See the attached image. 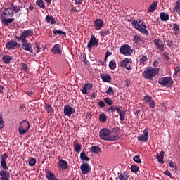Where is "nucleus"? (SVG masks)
Here are the masks:
<instances>
[{
    "instance_id": "obj_63",
    "label": "nucleus",
    "mask_w": 180,
    "mask_h": 180,
    "mask_svg": "<svg viewBox=\"0 0 180 180\" xmlns=\"http://www.w3.org/2000/svg\"><path fill=\"white\" fill-rule=\"evenodd\" d=\"M165 174L167 175V176H169V178H172V174H171V172L169 171L168 170L165 171Z\"/></svg>"
},
{
    "instance_id": "obj_1",
    "label": "nucleus",
    "mask_w": 180,
    "mask_h": 180,
    "mask_svg": "<svg viewBox=\"0 0 180 180\" xmlns=\"http://www.w3.org/2000/svg\"><path fill=\"white\" fill-rule=\"evenodd\" d=\"M131 25L134 29L139 30L142 34H146L148 36V30H147V26L146 22L143 20H134Z\"/></svg>"
},
{
    "instance_id": "obj_43",
    "label": "nucleus",
    "mask_w": 180,
    "mask_h": 180,
    "mask_svg": "<svg viewBox=\"0 0 180 180\" xmlns=\"http://www.w3.org/2000/svg\"><path fill=\"white\" fill-rule=\"evenodd\" d=\"M108 119V117H106V114L102 113L99 116V120L100 122H106V120Z\"/></svg>"
},
{
    "instance_id": "obj_22",
    "label": "nucleus",
    "mask_w": 180,
    "mask_h": 180,
    "mask_svg": "<svg viewBox=\"0 0 180 180\" xmlns=\"http://www.w3.org/2000/svg\"><path fill=\"white\" fill-rule=\"evenodd\" d=\"M0 176H1L0 178L1 180H9L11 174H9V172L6 170H1Z\"/></svg>"
},
{
    "instance_id": "obj_48",
    "label": "nucleus",
    "mask_w": 180,
    "mask_h": 180,
    "mask_svg": "<svg viewBox=\"0 0 180 180\" xmlns=\"http://www.w3.org/2000/svg\"><path fill=\"white\" fill-rule=\"evenodd\" d=\"M100 34H101L103 37H105V36H109V34H110V32H109V30H105L101 31Z\"/></svg>"
},
{
    "instance_id": "obj_54",
    "label": "nucleus",
    "mask_w": 180,
    "mask_h": 180,
    "mask_svg": "<svg viewBox=\"0 0 180 180\" xmlns=\"http://www.w3.org/2000/svg\"><path fill=\"white\" fill-rule=\"evenodd\" d=\"M4 118H2V116L0 117V130H2V129H4V127H5V124H4Z\"/></svg>"
},
{
    "instance_id": "obj_38",
    "label": "nucleus",
    "mask_w": 180,
    "mask_h": 180,
    "mask_svg": "<svg viewBox=\"0 0 180 180\" xmlns=\"http://www.w3.org/2000/svg\"><path fill=\"white\" fill-rule=\"evenodd\" d=\"M36 4L41 9H45L46 8V4H44V1H43V0H37Z\"/></svg>"
},
{
    "instance_id": "obj_32",
    "label": "nucleus",
    "mask_w": 180,
    "mask_h": 180,
    "mask_svg": "<svg viewBox=\"0 0 180 180\" xmlns=\"http://www.w3.org/2000/svg\"><path fill=\"white\" fill-rule=\"evenodd\" d=\"M101 79L104 82H110V81H112L110 75L103 74L101 75Z\"/></svg>"
},
{
    "instance_id": "obj_28",
    "label": "nucleus",
    "mask_w": 180,
    "mask_h": 180,
    "mask_svg": "<svg viewBox=\"0 0 180 180\" xmlns=\"http://www.w3.org/2000/svg\"><path fill=\"white\" fill-rule=\"evenodd\" d=\"M160 18L162 22H167V20H169V15L167 14L165 12H162L160 14Z\"/></svg>"
},
{
    "instance_id": "obj_60",
    "label": "nucleus",
    "mask_w": 180,
    "mask_h": 180,
    "mask_svg": "<svg viewBox=\"0 0 180 180\" xmlns=\"http://www.w3.org/2000/svg\"><path fill=\"white\" fill-rule=\"evenodd\" d=\"M113 131H115L117 134L120 133V128L119 127H116L115 128H113Z\"/></svg>"
},
{
    "instance_id": "obj_9",
    "label": "nucleus",
    "mask_w": 180,
    "mask_h": 180,
    "mask_svg": "<svg viewBox=\"0 0 180 180\" xmlns=\"http://www.w3.org/2000/svg\"><path fill=\"white\" fill-rule=\"evenodd\" d=\"M153 43L155 47L160 51H164L165 50V46H164V41H162V39L161 38H156L153 39Z\"/></svg>"
},
{
    "instance_id": "obj_8",
    "label": "nucleus",
    "mask_w": 180,
    "mask_h": 180,
    "mask_svg": "<svg viewBox=\"0 0 180 180\" xmlns=\"http://www.w3.org/2000/svg\"><path fill=\"white\" fill-rule=\"evenodd\" d=\"M13 10H12L11 8H6L3 10L1 13V19L6 18H13Z\"/></svg>"
},
{
    "instance_id": "obj_42",
    "label": "nucleus",
    "mask_w": 180,
    "mask_h": 180,
    "mask_svg": "<svg viewBox=\"0 0 180 180\" xmlns=\"http://www.w3.org/2000/svg\"><path fill=\"white\" fill-rule=\"evenodd\" d=\"M107 95H115V90H113V88L112 86L108 87V90L105 91Z\"/></svg>"
},
{
    "instance_id": "obj_14",
    "label": "nucleus",
    "mask_w": 180,
    "mask_h": 180,
    "mask_svg": "<svg viewBox=\"0 0 180 180\" xmlns=\"http://www.w3.org/2000/svg\"><path fill=\"white\" fill-rule=\"evenodd\" d=\"M7 158L8 155H6V153H4L3 155H1V160L0 164L3 169H6L8 171V169H9V167H8V165L6 164Z\"/></svg>"
},
{
    "instance_id": "obj_62",
    "label": "nucleus",
    "mask_w": 180,
    "mask_h": 180,
    "mask_svg": "<svg viewBox=\"0 0 180 180\" xmlns=\"http://www.w3.org/2000/svg\"><path fill=\"white\" fill-rule=\"evenodd\" d=\"M120 108H122V106L117 107L115 105V112H117L120 114L122 112V110H120Z\"/></svg>"
},
{
    "instance_id": "obj_27",
    "label": "nucleus",
    "mask_w": 180,
    "mask_h": 180,
    "mask_svg": "<svg viewBox=\"0 0 180 180\" xmlns=\"http://www.w3.org/2000/svg\"><path fill=\"white\" fill-rule=\"evenodd\" d=\"M15 2L16 1H14L13 4L10 5L9 8H11L12 11H14L15 13H18V12L20 11V6L19 4H15Z\"/></svg>"
},
{
    "instance_id": "obj_55",
    "label": "nucleus",
    "mask_w": 180,
    "mask_h": 180,
    "mask_svg": "<svg viewBox=\"0 0 180 180\" xmlns=\"http://www.w3.org/2000/svg\"><path fill=\"white\" fill-rule=\"evenodd\" d=\"M119 139H120V136H119V135H115L112 137L110 136V140L108 141H117V140H119Z\"/></svg>"
},
{
    "instance_id": "obj_6",
    "label": "nucleus",
    "mask_w": 180,
    "mask_h": 180,
    "mask_svg": "<svg viewBox=\"0 0 180 180\" xmlns=\"http://www.w3.org/2000/svg\"><path fill=\"white\" fill-rule=\"evenodd\" d=\"M99 137L100 139H102V140L109 141V140H110V130L108 128H103L100 130Z\"/></svg>"
},
{
    "instance_id": "obj_46",
    "label": "nucleus",
    "mask_w": 180,
    "mask_h": 180,
    "mask_svg": "<svg viewBox=\"0 0 180 180\" xmlns=\"http://www.w3.org/2000/svg\"><path fill=\"white\" fill-rule=\"evenodd\" d=\"M82 59L83 63H84L86 65H89V62L88 61V60H86V54L85 53L82 54Z\"/></svg>"
},
{
    "instance_id": "obj_5",
    "label": "nucleus",
    "mask_w": 180,
    "mask_h": 180,
    "mask_svg": "<svg viewBox=\"0 0 180 180\" xmlns=\"http://www.w3.org/2000/svg\"><path fill=\"white\" fill-rule=\"evenodd\" d=\"M158 84L162 85V86H167V88H169V86H172V85H174V80H172V77L166 76L159 79Z\"/></svg>"
},
{
    "instance_id": "obj_31",
    "label": "nucleus",
    "mask_w": 180,
    "mask_h": 180,
    "mask_svg": "<svg viewBox=\"0 0 180 180\" xmlns=\"http://www.w3.org/2000/svg\"><path fill=\"white\" fill-rule=\"evenodd\" d=\"M148 60V58H147V56L142 55V56L139 59V64H140V65H142V66L146 65V64H147Z\"/></svg>"
},
{
    "instance_id": "obj_44",
    "label": "nucleus",
    "mask_w": 180,
    "mask_h": 180,
    "mask_svg": "<svg viewBox=\"0 0 180 180\" xmlns=\"http://www.w3.org/2000/svg\"><path fill=\"white\" fill-rule=\"evenodd\" d=\"M21 68L22 71H25V72H27V71H29V66L25 63H21Z\"/></svg>"
},
{
    "instance_id": "obj_26",
    "label": "nucleus",
    "mask_w": 180,
    "mask_h": 180,
    "mask_svg": "<svg viewBox=\"0 0 180 180\" xmlns=\"http://www.w3.org/2000/svg\"><path fill=\"white\" fill-rule=\"evenodd\" d=\"M165 153L164 151H160V153H157L156 155V159L158 161V162H160V164H164V155Z\"/></svg>"
},
{
    "instance_id": "obj_64",
    "label": "nucleus",
    "mask_w": 180,
    "mask_h": 180,
    "mask_svg": "<svg viewBox=\"0 0 180 180\" xmlns=\"http://www.w3.org/2000/svg\"><path fill=\"white\" fill-rule=\"evenodd\" d=\"M35 44H36L37 53H39V51H40V44L35 43Z\"/></svg>"
},
{
    "instance_id": "obj_58",
    "label": "nucleus",
    "mask_w": 180,
    "mask_h": 180,
    "mask_svg": "<svg viewBox=\"0 0 180 180\" xmlns=\"http://www.w3.org/2000/svg\"><path fill=\"white\" fill-rule=\"evenodd\" d=\"M115 109H116V105H112L111 107L108 108V109L107 110V112H110V110H111L112 113H113Z\"/></svg>"
},
{
    "instance_id": "obj_57",
    "label": "nucleus",
    "mask_w": 180,
    "mask_h": 180,
    "mask_svg": "<svg viewBox=\"0 0 180 180\" xmlns=\"http://www.w3.org/2000/svg\"><path fill=\"white\" fill-rule=\"evenodd\" d=\"M98 106L99 108H105V106H106V104L105 103V102L103 101H101L98 102Z\"/></svg>"
},
{
    "instance_id": "obj_52",
    "label": "nucleus",
    "mask_w": 180,
    "mask_h": 180,
    "mask_svg": "<svg viewBox=\"0 0 180 180\" xmlns=\"http://www.w3.org/2000/svg\"><path fill=\"white\" fill-rule=\"evenodd\" d=\"M104 101L105 102V103H107V105H109L110 106L113 104V101L110 98H105Z\"/></svg>"
},
{
    "instance_id": "obj_7",
    "label": "nucleus",
    "mask_w": 180,
    "mask_h": 180,
    "mask_svg": "<svg viewBox=\"0 0 180 180\" xmlns=\"http://www.w3.org/2000/svg\"><path fill=\"white\" fill-rule=\"evenodd\" d=\"M120 53L124 56H131L133 54V49L129 44H124L120 48Z\"/></svg>"
},
{
    "instance_id": "obj_21",
    "label": "nucleus",
    "mask_w": 180,
    "mask_h": 180,
    "mask_svg": "<svg viewBox=\"0 0 180 180\" xmlns=\"http://www.w3.org/2000/svg\"><path fill=\"white\" fill-rule=\"evenodd\" d=\"M58 169H68V162L67 161L61 159L59 160V162L58 164Z\"/></svg>"
},
{
    "instance_id": "obj_10",
    "label": "nucleus",
    "mask_w": 180,
    "mask_h": 180,
    "mask_svg": "<svg viewBox=\"0 0 180 180\" xmlns=\"http://www.w3.org/2000/svg\"><path fill=\"white\" fill-rule=\"evenodd\" d=\"M148 134L149 129L148 127L145 128L143 130V134L137 137L139 141H141L142 143H147L148 141Z\"/></svg>"
},
{
    "instance_id": "obj_24",
    "label": "nucleus",
    "mask_w": 180,
    "mask_h": 180,
    "mask_svg": "<svg viewBox=\"0 0 180 180\" xmlns=\"http://www.w3.org/2000/svg\"><path fill=\"white\" fill-rule=\"evenodd\" d=\"M130 178V175H129V173L127 172H122L120 173H117V179L119 180H127Z\"/></svg>"
},
{
    "instance_id": "obj_61",
    "label": "nucleus",
    "mask_w": 180,
    "mask_h": 180,
    "mask_svg": "<svg viewBox=\"0 0 180 180\" xmlns=\"http://www.w3.org/2000/svg\"><path fill=\"white\" fill-rule=\"evenodd\" d=\"M174 43V41H172V40H167V44L168 46V47H172V44Z\"/></svg>"
},
{
    "instance_id": "obj_40",
    "label": "nucleus",
    "mask_w": 180,
    "mask_h": 180,
    "mask_svg": "<svg viewBox=\"0 0 180 180\" xmlns=\"http://www.w3.org/2000/svg\"><path fill=\"white\" fill-rule=\"evenodd\" d=\"M119 115H120V120H121V122H123V120L126 119V111L122 110V112H120Z\"/></svg>"
},
{
    "instance_id": "obj_20",
    "label": "nucleus",
    "mask_w": 180,
    "mask_h": 180,
    "mask_svg": "<svg viewBox=\"0 0 180 180\" xmlns=\"http://www.w3.org/2000/svg\"><path fill=\"white\" fill-rule=\"evenodd\" d=\"M94 25L96 30H101V29L103 27V25H105V22H103V20H102L101 19H96L94 21Z\"/></svg>"
},
{
    "instance_id": "obj_47",
    "label": "nucleus",
    "mask_w": 180,
    "mask_h": 180,
    "mask_svg": "<svg viewBox=\"0 0 180 180\" xmlns=\"http://www.w3.org/2000/svg\"><path fill=\"white\" fill-rule=\"evenodd\" d=\"M74 146H75V151L76 152V153H81V150H82V148H81V144H79V143H77V144H74Z\"/></svg>"
},
{
    "instance_id": "obj_45",
    "label": "nucleus",
    "mask_w": 180,
    "mask_h": 180,
    "mask_svg": "<svg viewBox=\"0 0 180 180\" xmlns=\"http://www.w3.org/2000/svg\"><path fill=\"white\" fill-rule=\"evenodd\" d=\"M53 34H63V36H65L67 34L66 32L60 30H53Z\"/></svg>"
},
{
    "instance_id": "obj_34",
    "label": "nucleus",
    "mask_w": 180,
    "mask_h": 180,
    "mask_svg": "<svg viewBox=\"0 0 180 180\" xmlns=\"http://www.w3.org/2000/svg\"><path fill=\"white\" fill-rule=\"evenodd\" d=\"M46 20L48 23H50L51 25H56V20H54V18L53 16H51L50 15H48L46 17Z\"/></svg>"
},
{
    "instance_id": "obj_30",
    "label": "nucleus",
    "mask_w": 180,
    "mask_h": 180,
    "mask_svg": "<svg viewBox=\"0 0 180 180\" xmlns=\"http://www.w3.org/2000/svg\"><path fill=\"white\" fill-rule=\"evenodd\" d=\"M158 2L157 1H154L148 8L147 10L148 13H153L154 12V11H155V9H157V5H158Z\"/></svg>"
},
{
    "instance_id": "obj_2",
    "label": "nucleus",
    "mask_w": 180,
    "mask_h": 180,
    "mask_svg": "<svg viewBox=\"0 0 180 180\" xmlns=\"http://www.w3.org/2000/svg\"><path fill=\"white\" fill-rule=\"evenodd\" d=\"M159 72V69L153 68V67L150 66L143 71V77L145 78V79H149L150 81H151L153 80V78H154V77H157V75H158Z\"/></svg>"
},
{
    "instance_id": "obj_50",
    "label": "nucleus",
    "mask_w": 180,
    "mask_h": 180,
    "mask_svg": "<svg viewBox=\"0 0 180 180\" xmlns=\"http://www.w3.org/2000/svg\"><path fill=\"white\" fill-rule=\"evenodd\" d=\"M176 11L177 13L180 15V0H177L176 2Z\"/></svg>"
},
{
    "instance_id": "obj_12",
    "label": "nucleus",
    "mask_w": 180,
    "mask_h": 180,
    "mask_svg": "<svg viewBox=\"0 0 180 180\" xmlns=\"http://www.w3.org/2000/svg\"><path fill=\"white\" fill-rule=\"evenodd\" d=\"M143 101L146 105H148L149 107L154 108H155V101L153 99V97L150 96H143Z\"/></svg>"
},
{
    "instance_id": "obj_4",
    "label": "nucleus",
    "mask_w": 180,
    "mask_h": 180,
    "mask_svg": "<svg viewBox=\"0 0 180 180\" xmlns=\"http://www.w3.org/2000/svg\"><path fill=\"white\" fill-rule=\"evenodd\" d=\"M34 32L33 30H23L20 34V36L15 35V39L18 40V41H27L26 39L29 37V36H33Z\"/></svg>"
},
{
    "instance_id": "obj_41",
    "label": "nucleus",
    "mask_w": 180,
    "mask_h": 180,
    "mask_svg": "<svg viewBox=\"0 0 180 180\" xmlns=\"http://www.w3.org/2000/svg\"><path fill=\"white\" fill-rule=\"evenodd\" d=\"M139 166L136 165H132L131 166V172H134V174L139 172Z\"/></svg>"
},
{
    "instance_id": "obj_53",
    "label": "nucleus",
    "mask_w": 180,
    "mask_h": 180,
    "mask_svg": "<svg viewBox=\"0 0 180 180\" xmlns=\"http://www.w3.org/2000/svg\"><path fill=\"white\" fill-rule=\"evenodd\" d=\"M133 160L135 162H136V164H141V160L140 159V156L139 155L134 157Z\"/></svg>"
},
{
    "instance_id": "obj_18",
    "label": "nucleus",
    "mask_w": 180,
    "mask_h": 180,
    "mask_svg": "<svg viewBox=\"0 0 180 180\" xmlns=\"http://www.w3.org/2000/svg\"><path fill=\"white\" fill-rule=\"evenodd\" d=\"M80 169L83 175H86V174H89V172H91V169H89V164L88 163L82 164Z\"/></svg>"
},
{
    "instance_id": "obj_11",
    "label": "nucleus",
    "mask_w": 180,
    "mask_h": 180,
    "mask_svg": "<svg viewBox=\"0 0 180 180\" xmlns=\"http://www.w3.org/2000/svg\"><path fill=\"white\" fill-rule=\"evenodd\" d=\"M99 43V40H98L96 39V37H95V35H91L89 41L88 42L87 44V49L88 50H91L92 49V47H94V46H98Z\"/></svg>"
},
{
    "instance_id": "obj_16",
    "label": "nucleus",
    "mask_w": 180,
    "mask_h": 180,
    "mask_svg": "<svg viewBox=\"0 0 180 180\" xmlns=\"http://www.w3.org/2000/svg\"><path fill=\"white\" fill-rule=\"evenodd\" d=\"M63 110L65 116H71L75 113V109L72 108V107H70V105L65 106Z\"/></svg>"
},
{
    "instance_id": "obj_51",
    "label": "nucleus",
    "mask_w": 180,
    "mask_h": 180,
    "mask_svg": "<svg viewBox=\"0 0 180 180\" xmlns=\"http://www.w3.org/2000/svg\"><path fill=\"white\" fill-rule=\"evenodd\" d=\"M109 68L110 70H115L116 68V63H115L113 60L110 61Z\"/></svg>"
},
{
    "instance_id": "obj_49",
    "label": "nucleus",
    "mask_w": 180,
    "mask_h": 180,
    "mask_svg": "<svg viewBox=\"0 0 180 180\" xmlns=\"http://www.w3.org/2000/svg\"><path fill=\"white\" fill-rule=\"evenodd\" d=\"M30 167H34L36 165V158H32L29 161Z\"/></svg>"
},
{
    "instance_id": "obj_29",
    "label": "nucleus",
    "mask_w": 180,
    "mask_h": 180,
    "mask_svg": "<svg viewBox=\"0 0 180 180\" xmlns=\"http://www.w3.org/2000/svg\"><path fill=\"white\" fill-rule=\"evenodd\" d=\"M2 60L5 64H9V63L13 60V57L9 55H4L2 58Z\"/></svg>"
},
{
    "instance_id": "obj_25",
    "label": "nucleus",
    "mask_w": 180,
    "mask_h": 180,
    "mask_svg": "<svg viewBox=\"0 0 180 180\" xmlns=\"http://www.w3.org/2000/svg\"><path fill=\"white\" fill-rule=\"evenodd\" d=\"M1 23L4 25V26H9V24L13 23L15 22V18H1Z\"/></svg>"
},
{
    "instance_id": "obj_36",
    "label": "nucleus",
    "mask_w": 180,
    "mask_h": 180,
    "mask_svg": "<svg viewBox=\"0 0 180 180\" xmlns=\"http://www.w3.org/2000/svg\"><path fill=\"white\" fill-rule=\"evenodd\" d=\"M134 41L136 43V44L139 43H144V40H143V39H141V37L139 35H134Z\"/></svg>"
},
{
    "instance_id": "obj_23",
    "label": "nucleus",
    "mask_w": 180,
    "mask_h": 180,
    "mask_svg": "<svg viewBox=\"0 0 180 180\" xmlns=\"http://www.w3.org/2000/svg\"><path fill=\"white\" fill-rule=\"evenodd\" d=\"M51 51L53 54H61V53H63V51L61 50V44H55L52 48Z\"/></svg>"
},
{
    "instance_id": "obj_39",
    "label": "nucleus",
    "mask_w": 180,
    "mask_h": 180,
    "mask_svg": "<svg viewBox=\"0 0 180 180\" xmlns=\"http://www.w3.org/2000/svg\"><path fill=\"white\" fill-rule=\"evenodd\" d=\"M47 113L51 115V113H53V107H51V105L50 104H45L44 106Z\"/></svg>"
},
{
    "instance_id": "obj_15",
    "label": "nucleus",
    "mask_w": 180,
    "mask_h": 180,
    "mask_svg": "<svg viewBox=\"0 0 180 180\" xmlns=\"http://www.w3.org/2000/svg\"><path fill=\"white\" fill-rule=\"evenodd\" d=\"M22 48L25 51H29V53H33V49H32V44L29 43V41H22Z\"/></svg>"
},
{
    "instance_id": "obj_17",
    "label": "nucleus",
    "mask_w": 180,
    "mask_h": 180,
    "mask_svg": "<svg viewBox=\"0 0 180 180\" xmlns=\"http://www.w3.org/2000/svg\"><path fill=\"white\" fill-rule=\"evenodd\" d=\"M16 47H18V43L13 39L6 43V48L7 50H15Z\"/></svg>"
},
{
    "instance_id": "obj_37",
    "label": "nucleus",
    "mask_w": 180,
    "mask_h": 180,
    "mask_svg": "<svg viewBox=\"0 0 180 180\" xmlns=\"http://www.w3.org/2000/svg\"><path fill=\"white\" fill-rule=\"evenodd\" d=\"M91 153H95V154H99L101 153V148L98 146H92L91 148Z\"/></svg>"
},
{
    "instance_id": "obj_35",
    "label": "nucleus",
    "mask_w": 180,
    "mask_h": 180,
    "mask_svg": "<svg viewBox=\"0 0 180 180\" xmlns=\"http://www.w3.org/2000/svg\"><path fill=\"white\" fill-rule=\"evenodd\" d=\"M173 30L174 31L175 36H178L180 33L179 25L176 23L173 24Z\"/></svg>"
},
{
    "instance_id": "obj_3",
    "label": "nucleus",
    "mask_w": 180,
    "mask_h": 180,
    "mask_svg": "<svg viewBox=\"0 0 180 180\" xmlns=\"http://www.w3.org/2000/svg\"><path fill=\"white\" fill-rule=\"evenodd\" d=\"M29 129H30V123L27 120H24L22 121L18 127V133L20 136H23L26 134L27 131H29Z\"/></svg>"
},
{
    "instance_id": "obj_19",
    "label": "nucleus",
    "mask_w": 180,
    "mask_h": 180,
    "mask_svg": "<svg viewBox=\"0 0 180 180\" xmlns=\"http://www.w3.org/2000/svg\"><path fill=\"white\" fill-rule=\"evenodd\" d=\"M92 88H94V84H91V83H86L84 85L83 89L81 90L82 92L83 95H88V94H89L88 92V91H89L90 89H92Z\"/></svg>"
},
{
    "instance_id": "obj_56",
    "label": "nucleus",
    "mask_w": 180,
    "mask_h": 180,
    "mask_svg": "<svg viewBox=\"0 0 180 180\" xmlns=\"http://www.w3.org/2000/svg\"><path fill=\"white\" fill-rule=\"evenodd\" d=\"M131 85V81H130L127 77H126L125 86H127L129 88V86H130Z\"/></svg>"
},
{
    "instance_id": "obj_33",
    "label": "nucleus",
    "mask_w": 180,
    "mask_h": 180,
    "mask_svg": "<svg viewBox=\"0 0 180 180\" xmlns=\"http://www.w3.org/2000/svg\"><path fill=\"white\" fill-rule=\"evenodd\" d=\"M80 159L82 160V161H86V162H88L91 160V158H89V157L86 155V153H85V152L81 153Z\"/></svg>"
},
{
    "instance_id": "obj_59",
    "label": "nucleus",
    "mask_w": 180,
    "mask_h": 180,
    "mask_svg": "<svg viewBox=\"0 0 180 180\" xmlns=\"http://www.w3.org/2000/svg\"><path fill=\"white\" fill-rule=\"evenodd\" d=\"M180 72V67L177 66L174 69V75H178V72Z\"/></svg>"
},
{
    "instance_id": "obj_13",
    "label": "nucleus",
    "mask_w": 180,
    "mask_h": 180,
    "mask_svg": "<svg viewBox=\"0 0 180 180\" xmlns=\"http://www.w3.org/2000/svg\"><path fill=\"white\" fill-rule=\"evenodd\" d=\"M131 59L125 58L121 61L120 65V67H122V68H125V70H131Z\"/></svg>"
}]
</instances>
